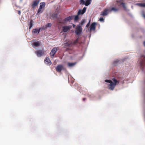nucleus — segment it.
Returning a JSON list of instances; mask_svg holds the SVG:
<instances>
[{"instance_id":"1","label":"nucleus","mask_w":145,"mask_h":145,"mask_svg":"<svg viewBox=\"0 0 145 145\" xmlns=\"http://www.w3.org/2000/svg\"><path fill=\"white\" fill-rule=\"evenodd\" d=\"M112 80L114 82L112 81L111 80H105V82H107L110 83L108 84L109 88L110 89L113 90L115 87V86L117 84V83H119V82L115 78H114L112 79Z\"/></svg>"},{"instance_id":"2","label":"nucleus","mask_w":145,"mask_h":145,"mask_svg":"<svg viewBox=\"0 0 145 145\" xmlns=\"http://www.w3.org/2000/svg\"><path fill=\"white\" fill-rule=\"evenodd\" d=\"M82 30L81 26L80 25H78L76 28L75 33L77 35H80L82 32Z\"/></svg>"},{"instance_id":"3","label":"nucleus","mask_w":145,"mask_h":145,"mask_svg":"<svg viewBox=\"0 0 145 145\" xmlns=\"http://www.w3.org/2000/svg\"><path fill=\"white\" fill-rule=\"evenodd\" d=\"M74 18V16H71L67 17L65 18L63 21L62 22H61V23H65L68 22H70V21L73 19Z\"/></svg>"},{"instance_id":"4","label":"nucleus","mask_w":145,"mask_h":145,"mask_svg":"<svg viewBox=\"0 0 145 145\" xmlns=\"http://www.w3.org/2000/svg\"><path fill=\"white\" fill-rule=\"evenodd\" d=\"M117 4L118 6H122L125 10H126V8L125 5V3H123V0H121L117 1Z\"/></svg>"},{"instance_id":"5","label":"nucleus","mask_w":145,"mask_h":145,"mask_svg":"<svg viewBox=\"0 0 145 145\" xmlns=\"http://www.w3.org/2000/svg\"><path fill=\"white\" fill-rule=\"evenodd\" d=\"M64 69L63 66L62 65H58L56 68L57 72H60L62 70Z\"/></svg>"},{"instance_id":"6","label":"nucleus","mask_w":145,"mask_h":145,"mask_svg":"<svg viewBox=\"0 0 145 145\" xmlns=\"http://www.w3.org/2000/svg\"><path fill=\"white\" fill-rule=\"evenodd\" d=\"M57 50V49L56 47L54 48L51 51L50 53V55L52 58H53Z\"/></svg>"},{"instance_id":"7","label":"nucleus","mask_w":145,"mask_h":145,"mask_svg":"<svg viewBox=\"0 0 145 145\" xmlns=\"http://www.w3.org/2000/svg\"><path fill=\"white\" fill-rule=\"evenodd\" d=\"M44 51L43 50H39L35 52L36 54L38 57H40L42 56L44 54Z\"/></svg>"},{"instance_id":"8","label":"nucleus","mask_w":145,"mask_h":145,"mask_svg":"<svg viewBox=\"0 0 145 145\" xmlns=\"http://www.w3.org/2000/svg\"><path fill=\"white\" fill-rule=\"evenodd\" d=\"M96 24L95 22H93L92 23L90 26V31H95V25Z\"/></svg>"},{"instance_id":"9","label":"nucleus","mask_w":145,"mask_h":145,"mask_svg":"<svg viewBox=\"0 0 145 145\" xmlns=\"http://www.w3.org/2000/svg\"><path fill=\"white\" fill-rule=\"evenodd\" d=\"M71 27V25L64 26L63 27V31L64 32H66L69 30Z\"/></svg>"},{"instance_id":"10","label":"nucleus","mask_w":145,"mask_h":145,"mask_svg":"<svg viewBox=\"0 0 145 145\" xmlns=\"http://www.w3.org/2000/svg\"><path fill=\"white\" fill-rule=\"evenodd\" d=\"M40 1V0H35L33 2V3L31 5L32 7L34 8L35 7L37 6L39 4Z\"/></svg>"},{"instance_id":"11","label":"nucleus","mask_w":145,"mask_h":145,"mask_svg":"<svg viewBox=\"0 0 145 145\" xmlns=\"http://www.w3.org/2000/svg\"><path fill=\"white\" fill-rule=\"evenodd\" d=\"M86 7H84L82 10L81 9L79 10L77 13V14H78V15L83 14L86 11Z\"/></svg>"},{"instance_id":"12","label":"nucleus","mask_w":145,"mask_h":145,"mask_svg":"<svg viewBox=\"0 0 145 145\" xmlns=\"http://www.w3.org/2000/svg\"><path fill=\"white\" fill-rule=\"evenodd\" d=\"M44 62L46 64L48 65H51L52 63L49 58L48 57L46 58L44 60Z\"/></svg>"},{"instance_id":"13","label":"nucleus","mask_w":145,"mask_h":145,"mask_svg":"<svg viewBox=\"0 0 145 145\" xmlns=\"http://www.w3.org/2000/svg\"><path fill=\"white\" fill-rule=\"evenodd\" d=\"M108 10H109L107 9H105L101 12V15L103 16H106L108 14Z\"/></svg>"},{"instance_id":"14","label":"nucleus","mask_w":145,"mask_h":145,"mask_svg":"<svg viewBox=\"0 0 145 145\" xmlns=\"http://www.w3.org/2000/svg\"><path fill=\"white\" fill-rule=\"evenodd\" d=\"M44 28H40L39 29H33V30L32 32L34 33H39L40 30H42V29L44 30Z\"/></svg>"},{"instance_id":"15","label":"nucleus","mask_w":145,"mask_h":145,"mask_svg":"<svg viewBox=\"0 0 145 145\" xmlns=\"http://www.w3.org/2000/svg\"><path fill=\"white\" fill-rule=\"evenodd\" d=\"M136 5L141 7L145 8V3H137Z\"/></svg>"},{"instance_id":"16","label":"nucleus","mask_w":145,"mask_h":145,"mask_svg":"<svg viewBox=\"0 0 145 145\" xmlns=\"http://www.w3.org/2000/svg\"><path fill=\"white\" fill-rule=\"evenodd\" d=\"M79 38H77L76 40L74 41L73 42H71L72 45H76L78 42V41Z\"/></svg>"},{"instance_id":"17","label":"nucleus","mask_w":145,"mask_h":145,"mask_svg":"<svg viewBox=\"0 0 145 145\" xmlns=\"http://www.w3.org/2000/svg\"><path fill=\"white\" fill-rule=\"evenodd\" d=\"M64 44L65 47H70L72 45L71 42H70L64 43Z\"/></svg>"},{"instance_id":"18","label":"nucleus","mask_w":145,"mask_h":145,"mask_svg":"<svg viewBox=\"0 0 145 145\" xmlns=\"http://www.w3.org/2000/svg\"><path fill=\"white\" fill-rule=\"evenodd\" d=\"M40 45V43L38 42H34L33 43V45L35 47H38Z\"/></svg>"},{"instance_id":"19","label":"nucleus","mask_w":145,"mask_h":145,"mask_svg":"<svg viewBox=\"0 0 145 145\" xmlns=\"http://www.w3.org/2000/svg\"><path fill=\"white\" fill-rule=\"evenodd\" d=\"M91 0H86V2L85 3V5L86 6H88L91 3Z\"/></svg>"},{"instance_id":"20","label":"nucleus","mask_w":145,"mask_h":145,"mask_svg":"<svg viewBox=\"0 0 145 145\" xmlns=\"http://www.w3.org/2000/svg\"><path fill=\"white\" fill-rule=\"evenodd\" d=\"M76 64V63H68L67 64L69 67H72L74 66Z\"/></svg>"},{"instance_id":"21","label":"nucleus","mask_w":145,"mask_h":145,"mask_svg":"<svg viewBox=\"0 0 145 145\" xmlns=\"http://www.w3.org/2000/svg\"><path fill=\"white\" fill-rule=\"evenodd\" d=\"M45 5V3L44 2L41 3L40 4L39 8H44Z\"/></svg>"},{"instance_id":"22","label":"nucleus","mask_w":145,"mask_h":145,"mask_svg":"<svg viewBox=\"0 0 145 145\" xmlns=\"http://www.w3.org/2000/svg\"><path fill=\"white\" fill-rule=\"evenodd\" d=\"M33 26V21L32 20H31L29 22V29H31Z\"/></svg>"},{"instance_id":"23","label":"nucleus","mask_w":145,"mask_h":145,"mask_svg":"<svg viewBox=\"0 0 145 145\" xmlns=\"http://www.w3.org/2000/svg\"><path fill=\"white\" fill-rule=\"evenodd\" d=\"M118 10L119 9L118 8H117L115 7H112L110 10L114 11L115 12H116L118 11Z\"/></svg>"},{"instance_id":"24","label":"nucleus","mask_w":145,"mask_h":145,"mask_svg":"<svg viewBox=\"0 0 145 145\" xmlns=\"http://www.w3.org/2000/svg\"><path fill=\"white\" fill-rule=\"evenodd\" d=\"M79 15H78V14L76 16L74 17V20L75 21H77L79 19Z\"/></svg>"},{"instance_id":"25","label":"nucleus","mask_w":145,"mask_h":145,"mask_svg":"<svg viewBox=\"0 0 145 145\" xmlns=\"http://www.w3.org/2000/svg\"><path fill=\"white\" fill-rule=\"evenodd\" d=\"M52 24L50 23L47 24L46 25V27H50L51 26Z\"/></svg>"},{"instance_id":"26","label":"nucleus","mask_w":145,"mask_h":145,"mask_svg":"<svg viewBox=\"0 0 145 145\" xmlns=\"http://www.w3.org/2000/svg\"><path fill=\"white\" fill-rule=\"evenodd\" d=\"M80 2L81 4H82L85 5V2L84 0H80Z\"/></svg>"},{"instance_id":"27","label":"nucleus","mask_w":145,"mask_h":145,"mask_svg":"<svg viewBox=\"0 0 145 145\" xmlns=\"http://www.w3.org/2000/svg\"><path fill=\"white\" fill-rule=\"evenodd\" d=\"M85 21L84 20H82L81 21V25H83V24H84L85 23Z\"/></svg>"},{"instance_id":"28","label":"nucleus","mask_w":145,"mask_h":145,"mask_svg":"<svg viewBox=\"0 0 145 145\" xmlns=\"http://www.w3.org/2000/svg\"><path fill=\"white\" fill-rule=\"evenodd\" d=\"M42 9V8H39V9L38 10V13H40V12H41V11ZM42 12H41V13Z\"/></svg>"},{"instance_id":"29","label":"nucleus","mask_w":145,"mask_h":145,"mask_svg":"<svg viewBox=\"0 0 145 145\" xmlns=\"http://www.w3.org/2000/svg\"><path fill=\"white\" fill-rule=\"evenodd\" d=\"M99 20L101 22H103V21H104V19L102 17V18H99Z\"/></svg>"},{"instance_id":"30","label":"nucleus","mask_w":145,"mask_h":145,"mask_svg":"<svg viewBox=\"0 0 145 145\" xmlns=\"http://www.w3.org/2000/svg\"><path fill=\"white\" fill-rule=\"evenodd\" d=\"M90 21H89V22L88 23V24L86 25V27H88L90 25Z\"/></svg>"},{"instance_id":"31","label":"nucleus","mask_w":145,"mask_h":145,"mask_svg":"<svg viewBox=\"0 0 145 145\" xmlns=\"http://www.w3.org/2000/svg\"><path fill=\"white\" fill-rule=\"evenodd\" d=\"M142 15L143 17L145 19V14L143 13Z\"/></svg>"},{"instance_id":"32","label":"nucleus","mask_w":145,"mask_h":145,"mask_svg":"<svg viewBox=\"0 0 145 145\" xmlns=\"http://www.w3.org/2000/svg\"><path fill=\"white\" fill-rule=\"evenodd\" d=\"M119 62V61H114V63L115 64L117 63H118Z\"/></svg>"},{"instance_id":"33","label":"nucleus","mask_w":145,"mask_h":145,"mask_svg":"<svg viewBox=\"0 0 145 145\" xmlns=\"http://www.w3.org/2000/svg\"><path fill=\"white\" fill-rule=\"evenodd\" d=\"M72 26H73V27H74L75 26V25L74 24H72Z\"/></svg>"},{"instance_id":"34","label":"nucleus","mask_w":145,"mask_h":145,"mask_svg":"<svg viewBox=\"0 0 145 145\" xmlns=\"http://www.w3.org/2000/svg\"><path fill=\"white\" fill-rule=\"evenodd\" d=\"M143 45L145 46V41L143 42Z\"/></svg>"},{"instance_id":"35","label":"nucleus","mask_w":145,"mask_h":145,"mask_svg":"<svg viewBox=\"0 0 145 145\" xmlns=\"http://www.w3.org/2000/svg\"><path fill=\"white\" fill-rule=\"evenodd\" d=\"M18 14H20V13H21V12H20V11H18Z\"/></svg>"},{"instance_id":"36","label":"nucleus","mask_w":145,"mask_h":145,"mask_svg":"<svg viewBox=\"0 0 145 145\" xmlns=\"http://www.w3.org/2000/svg\"><path fill=\"white\" fill-rule=\"evenodd\" d=\"M86 99V98H83V101H85V100Z\"/></svg>"}]
</instances>
